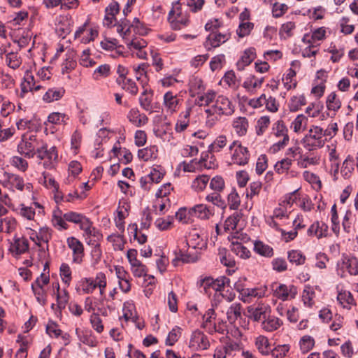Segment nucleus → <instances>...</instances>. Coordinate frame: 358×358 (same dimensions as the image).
<instances>
[{"label":"nucleus","instance_id":"nucleus-1","mask_svg":"<svg viewBox=\"0 0 358 358\" xmlns=\"http://www.w3.org/2000/svg\"><path fill=\"white\" fill-rule=\"evenodd\" d=\"M235 111V107L232 102L225 96L220 95L216 99L215 103L209 108L205 110L207 115V124L212 127L215 124V121L217 120V117L215 119L213 117L214 115H218L220 117L230 116Z\"/></svg>","mask_w":358,"mask_h":358},{"label":"nucleus","instance_id":"nucleus-2","mask_svg":"<svg viewBox=\"0 0 358 358\" xmlns=\"http://www.w3.org/2000/svg\"><path fill=\"white\" fill-rule=\"evenodd\" d=\"M193 240L196 241V239L186 241L187 251L180 249L178 252H176V257L172 261L174 266H178V262L189 264L196 262L199 259L200 252L199 250L202 248L203 244H200L199 242L196 243H194Z\"/></svg>","mask_w":358,"mask_h":358},{"label":"nucleus","instance_id":"nucleus-3","mask_svg":"<svg viewBox=\"0 0 358 358\" xmlns=\"http://www.w3.org/2000/svg\"><path fill=\"white\" fill-rule=\"evenodd\" d=\"M322 129L313 127L302 139V144L308 151H315L324 145V141L327 142L329 141L327 138L324 140L322 139Z\"/></svg>","mask_w":358,"mask_h":358},{"label":"nucleus","instance_id":"nucleus-4","mask_svg":"<svg viewBox=\"0 0 358 358\" xmlns=\"http://www.w3.org/2000/svg\"><path fill=\"white\" fill-rule=\"evenodd\" d=\"M41 141L42 139L38 138L36 135H31L28 138L23 136L17 145V150L26 158H34Z\"/></svg>","mask_w":358,"mask_h":358},{"label":"nucleus","instance_id":"nucleus-5","mask_svg":"<svg viewBox=\"0 0 358 358\" xmlns=\"http://www.w3.org/2000/svg\"><path fill=\"white\" fill-rule=\"evenodd\" d=\"M272 134L276 138H282V139H280L271 146L274 152L281 150L288 144L289 141L288 129L282 120H279L273 124Z\"/></svg>","mask_w":358,"mask_h":358},{"label":"nucleus","instance_id":"nucleus-6","mask_svg":"<svg viewBox=\"0 0 358 358\" xmlns=\"http://www.w3.org/2000/svg\"><path fill=\"white\" fill-rule=\"evenodd\" d=\"M248 317L254 322H260L266 320L271 313V306L263 302H259L247 308Z\"/></svg>","mask_w":358,"mask_h":358},{"label":"nucleus","instance_id":"nucleus-7","mask_svg":"<svg viewBox=\"0 0 358 358\" xmlns=\"http://www.w3.org/2000/svg\"><path fill=\"white\" fill-rule=\"evenodd\" d=\"M231 38V33L226 31L221 33L220 31L210 33L203 43V46L208 51L220 47Z\"/></svg>","mask_w":358,"mask_h":358},{"label":"nucleus","instance_id":"nucleus-8","mask_svg":"<svg viewBox=\"0 0 358 358\" xmlns=\"http://www.w3.org/2000/svg\"><path fill=\"white\" fill-rule=\"evenodd\" d=\"M189 347L194 350H204L210 347L208 336L201 331L196 329L191 335Z\"/></svg>","mask_w":358,"mask_h":358},{"label":"nucleus","instance_id":"nucleus-9","mask_svg":"<svg viewBox=\"0 0 358 358\" xmlns=\"http://www.w3.org/2000/svg\"><path fill=\"white\" fill-rule=\"evenodd\" d=\"M38 146L35 152V155H36V157L40 161L48 159L50 164H52V161H56L57 159L58 154L55 146H52L48 149L47 143L43 140Z\"/></svg>","mask_w":358,"mask_h":358},{"label":"nucleus","instance_id":"nucleus-10","mask_svg":"<svg viewBox=\"0 0 358 358\" xmlns=\"http://www.w3.org/2000/svg\"><path fill=\"white\" fill-rule=\"evenodd\" d=\"M68 247L73 252V262L76 264H81L85 255L83 244L76 237H69L66 240Z\"/></svg>","mask_w":358,"mask_h":358},{"label":"nucleus","instance_id":"nucleus-11","mask_svg":"<svg viewBox=\"0 0 358 358\" xmlns=\"http://www.w3.org/2000/svg\"><path fill=\"white\" fill-rule=\"evenodd\" d=\"M250 157V155L248 148L243 146L241 143H238L234 151L231 159L234 164L245 166L248 163Z\"/></svg>","mask_w":358,"mask_h":358},{"label":"nucleus","instance_id":"nucleus-12","mask_svg":"<svg viewBox=\"0 0 358 358\" xmlns=\"http://www.w3.org/2000/svg\"><path fill=\"white\" fill-rule=\"evenodd\" d=\"M296 294L297 287L294 285L287 286L285 284H280L276 286L274 289V295L282 301L287 300L289 297L294 299Z\"/></svg>","mask_w":358,"mask_h":358},{"label":"nucleus","instance_id":"nucleus-13","mask_svg":"<svg viewBox=\"0 0 358 358\" xmlns=\"http://www.w3.org/2000/svg\"><path fill=\"white\" fill-rule=\"evenodd\" d=\"M189 213L192 217L201 220H209L214 215V210L208 207L206 204H197L189 208Z\"/></svg>","mask_w":358,"mask_h":358},{"label":"nucleus","instance_id":"nucleus-14","mask_svg":"<svg viewBox=\"0 0 358 358\" xmlns=\"http://www.w3.org/2000/svg\"><path fill=\"white\" fill-rule=\"evenodd\" d=\"M127 117L129 122L136 127H141L148 122V117L144 113H141L137 108H131L127 113Z\"/></svg>","mask_w":358,"mask_h":358},{"label":"nucleus","instance_id":"nucleus-15","mask_svg":"<svg viewBox=\"0 0 358 358\" xmlns=\"http://www.w3.org/2000/svg\"><path fill=\"white\" fill-rule=\"evenodd\" d=\"M63 217L66 222L79 224L80 229H86L89 218L82 213L74 211H69L63 214Z\"/></svg>","mask_w":358,"mask_h":358},{"label":"nucleus","instance_id":"nucleus-16","mask_svg":"<svg viewBox=\"0 0 358 358\" xmlns=\"http://www.w3.org/2000/svg\"><path fill=\"white\" fill-rule=\"evenodd\" d=\"M309 236H314L317 238L327 237L331 234L329 233V227L327 224L320 222L318 221L313 223L307 231Z\"/></svg>","mask_w":358,"mask_h":358},{"label":"nucleus","instance_id":"nucleus-17","mask_svg":"<svg viewBox=\"0 0 358 358\" xmlns=\"http://www.w3.org/2000/svg\"><path fill=\"white\" fill-rule=\"evenodd\" d=\"M338 266L340 269L348 271L350 275L358 274V261L355 257L343 255L342 262Z\"/></svg>","mask_w":358,"mask_h":358},{"label":"nucleus","instance_id":"nucleus-18","mask_svg":"<svg viewBox=\"0 0 358 358\" xmlns=\"http://www.w3.org/2000/svg\"><path fill=\"white\" fill-rule=\"evenodd\" d=\"M337 301L343 310H349L355 305L350 292L341 289L337 294Z\"/></svg>","mask_w":358,"mask_h":358},{"label":"nucleus","instance_id":"nucleus-19","mask_svg":"<svg viewBox=\"0 0 358 358\" xmlns=\"http://www.w3.org/2000/svg\"><path fill=\"white\" fill-rule=\"evenodd\" d=\"M231 126L238 136H244L249 128L248 119L246 117H236L233 120Z\"/></svg>","mask_w":358,"mask_h":358},{"label":"nucleus","instance_id":"nucleus-20","mask_svg":"<svg viewBox=\"0 0 358 358\" xmlns=\"http://www.w3.org/2000/svg\"><path fill=\"white\" fill-rule=\"evenodd\" d=\"M256 50L255 48L250 47L246 49L241 59L236 63L237 69L240 71L244 70L245 66L250 65L256 58Z\"/></svg>","mask_w":358,"mask_h":358},{"label":"nucleus","instance_id":"nucleus-21","mask_svg":"<svg viewBox=\"0 0 358 358\" xmlns=\"http://www.w3.org/2000/svg\"><path fill=\"white\" fill-rule=\"evenodd\" d=\"M299 164L303 167L306 168L310 165H316L320 163V157L315 151H308V152L303 153L298 158Z\"/></svg>","mask_w":358,"mask_h":358},{"label":"nucleus","instance_id":"nucleus-22","mask_svg":"<svg viewBox=\"0 0 358 358\" xmlns=\"http://www.w3.org/2000/svg\"><path fill=\"white\" fill-rule=\"evenodd\" d=\"M255 345L258 352L263 356H268L271 352V345L265 336L260 335L255 338Z\"/></svg>","mask_w":358,"mask_h":358},{"label":"nucleus","instance_id":"nucleus-23","mask_svg":"<svg viewBox=\"0 0 358 358\" xmlns=\"http://www.w3.org/2000/svg\"><path fill=\"white\" fill-rule=\"evenodd\" d=\"M152 90L145 89L139 97V104L141 107L150 113L153 112V108L152 106Z\"/></svg>","mask_w":358,"mask_h":358},{"label":"nucleus","instance_id":"nucleus-24","mask_svg":"<svg viewBox=\"0 0 358 358\" xmlns=\"http://www.w3.org/2000/svg\"><path fill=\"white\" fill-rule=\"evenodd\" d=\"M282 324L280 319L270 314L266 320L262 322V327L266 331L272 332L278 329Z\"/></svg>","mask_w":358,"mask_h":358},{"label":"nucleus","instance_id":"nucleus-25","mask_svg":"<svg viewBox=\"0 0 358 358\" xmlns=\"http://www.w3.org/2000/svg\"><path fill=\"white\" fill-rule=\"evenodd\" d=\"M215 315L213 308H209L203 315V323L201 327L210 334H212L213 327L215 323Z\"/></svg>","mask_w":358,"mask_h":358},{"label":"nucleus","instance_id":"nucleus-26","mask_svg":"<svg viewBox=\"0 0 358 358\" xmlns=\"http://www.w3.org/2000/svg\"><path fill=\"white\" fill-rule=\"evenodd\" d=\"M35 83L36 81L34 76L30 72L27 71L24 76V80L20 85L21 92L20 94V97L24 98L27 93L31 92L35 85Z\"/></svg>","mask_w":358,"mask_h":358},{"label":"nucleus","instance_id":"nucleus-27","mask_svg":"<svg viewBox=\"0 0 358 358\" xmlns=\"http://www.w3.org/2000/svg\"><path fill=\"white\" fill-rule=\"evenodd\" d=\"M218 256L220 262L226 267L234 268L236 266V261L231 254L225 248H220L218 249Z\"/></svg>","mask_w":358,"mask_h":358},{"label":"nucleus","instance_id":"nucleus-28","mask_svg":"<svg viewBox=\"0 0 358 358\" xmlns=\"http://www.w3.org/2000/svg\"><path fill=\"white\" fill-rule=\"evenodd\" d=\"M158 155V148L157 145H151L146 147L143 149H140L138 151V157L139 159L147 162L150 159H155Z\"/></svg>","mask_w":358,"mask_h":358},{"label":"nucleus","instance_id":"nucleus-29","mask_svg":"<svg viewBox=\"0 0 358 358\" xmlns=\"http://www.w3.org/2000/svg\"><path fill=\"white\" fill-rule=\"evenodd\" d=\"M254 251L264 257H271L274 254L273 248L261 241H255Z\"/></svg>","mask_w":358,"mask_h":358},{"label":"nucleus","instance_id":"nucleus-30","mask_svg":"<svg viewBox=\"0 0 358 358\" xmlns=\"http://www.w3.org/2000/svg\"><path fill=\"white\" fill-rule=\"evenodd\" d=\"M296 72L292 68H289L287 73L282 78L284 87L287 90L295 89L297 86V81L295 79Z\"/></svg>","mask_w":358,"mask_h":358},{"label":"nucleus","instance_id":"nucleus-31","mask_svg":"<svg viewBox=\"0 0 358 358\" xmlns=\"http://www.w3.org/2000/svg\"><path fill=\"white\" fill-rule=\"evenodd\" d=\"M65 94L64 87L51 88L49 89L43 95V99L44 101L50 103L54 101L59 100L63 97Z\"/></svg>","mask_w":358,"mask_h":358},{"label":"nucleus","instance_id":"nucleus-32","mask_svg":"<svg viewBox=\"0 0 358 358\" xmlns=\"http://www.w3.org/2000/svg\"><path fill=\"white\" fill-rule=\"evenodd\" d=\"M179 101L180 99L177 95H174L171 91L166 92L164 95V104L171 113L176 111Z\"/></svg>","mask_w":358,"mask_h":358},{"label":"nucleus","instance_id":"nucleus-33","mask_svg":"<svg viewBox=\"0 0 358 358\" xmlns=\"http://www.w3.org/2000/svg\"><path fill=\"white\" fill-rule=\"evenodd\" d=\"M29 247L28 240L22 237L15 239L10 250L13 252H15V255H21L28 251Z\"/></svg>","mask_w":358,"mask_h":358},{"label":"nucleus","instance_id":"nucleus-34","mask_svg":"<svg viewBox=\"0 0 358 358\" xmlns=\"http://www.w3.org/2000/svg\"><path fill=\"white\" fill-rule=\"evenodd\" d=\"M243 214L241 212L236 211L231 215L228 217L224 224V231H229L236 229L237 224L242 217Z\"/></svg>","mask_w":358,"mask_h":358},{"label":"nucleus","instance_id":"nucleus-35","mask_svg":"<svg viewBox=\"0 0 358 358\" xmlns=\"http://www.w3.org/2000/svg\"><path fill=\"white\" fill-rule=\"evenodd\" d=\"M52 224L54 227L57 228L58 230L62 229H68L69 225L66 222V221L63 217V214L62 210H57L53 212L52 217L51 220Z\"/></svg>","mask_w":358,"mask_h":358},{"label":"nucleus","instance_id":"nucleus-36","mask_svg":"<svg viewBox=\"0 0 358 358\" xmlns=\"http://www.w3.org/2000/svg\"><path fill=\"white\" fill-rule=\"evenodd\" d=\"M205 90L203 80L197 77L193 78L189 82V92L191 96L199 95Z\"/></svg>","mask_w":358,"mask_h":358},{"label":"nucleus","instance_id":"nucleus-37","mask_svg":"<svg viewBox=\"0 0 358 358\" xmlns=\"http://www.w3.org/2000/svg\"><path fill=\"white\" fill-rule=\"evenodd\" d=\"M264 78H257L254 75H250L246 78L243 83V87L247 90V91H252L257 87H260L264 83Z\"/></svg>","mask_w":358,"mask_h":358},{"label":"nucleus","instance_id":"nucleus-38","mask_svg":"<svg viewBox=\"0 0 358 358\" xmlns=\"http://www.w3.org/2000/svg\"><path fill=\"white\" fill-rule=\"evenodd\" d=\"M210 177L208 175H201L197 176L192 182V188L197 192H203L209 182Z\"/></svg>","mask_w":358,"mask_h":358},{"label":"nucleus","instance_id":"nucleus-39","mask_svg":"<svg viewBox=\"0 0 358 358\" xmlns=\"http://www.w3.org/2000/svg\"><path fill=\"white\" fill-rule=\"evenodd\" d=\"M231 250L242 259H248L250 257V251L241 243L232 242L230 245Z\"/></svg>","mask_w":358,"mask_h":358},{"label":"nucleus","instance_id":"nucleus-40","mask_svg":"<svg viewBox=\"0 0 358 358\" xmlns=\"http://www.w3.org/2000/svg\"><path fill=\"white\" fill-rule=\"evenodd\" d=\"M287 259L292 264L296 266H301L305 264L306 257L302 252L298 250H292L287 252Z\"/></svg>","mask_w":358,"mask_h":358},{"label":"nucleus","instance_id":"nucleus-41","mask_svg":"<svg viewBox=\"0 0 358 358\" xmlns=\"http://www.w3.org/2000/svg\"><path fill=\"white\" fill-rule=\"evenodd\" d=\"M241 304L235 303L231 305L227 311V317L230 324H234L241 315Z\"/></svg>","mask_w":358,"mask_h":358},{"label":"nucleus","instance_id":"nucleus-42","mask_svg":"<svg viewBox=\"0 0 358 358\" xmlns=\"http://www.w3.org/2000/svg\"><path fill=\"white\" fill-rule=\"evenodd\" d=\"M17 213L24 219L29 221L34 220L36 211L32 206H27L24 203L19 205V208L16 210Z\"/></svg>","mask_w":358,"mask_h":358},{"label":"nucleus","instance_id":"nucleus-43","mask_svg":"<svg viewBox=\"0 0 358 358\" xmlns=\"http://www.w3.org/2000/svg\"><path fill=\"white\" fill-rule=\"evenodd\" d=\"M31 290L36 299V301L42 306H45L47 303V293L44 289V286H37L31 284Z\"/></svg>","mask_w":358,"mask_h":358},{"label":"nucleus","instance_id":"nucleus-44","mask_svg":"<svg viewBox=\"0 0 358 358\" xmlns=\"http://www.w3.org/2000/svg\"><path fill=\"white\" fill-rule=\"evenodd\" d=\"M227 139L226 136L220 135L208 146V152L214 153L220 152L227 145Z\"/></svg>","mask_w":358,"mask_h":358},{"label":"nucleus","instance_id":"nucleus-45","mask_svg":"<svg viewBox=\"0 0 358 358\" xmlns=\"http://www.w3.org/2000/svg\"><path fill=\"white\" fill-rule=\"evenodd\" d=\"M315 296V292L313 287L309 285H305L302 294L303 303L308 307H311L315 303L313 300Z\"/></svg>","mask_w":358,"mask_h":358},{"label":"nucleus","instance_id":"nucleus-46","mask_svg":"<svg viewBox=\"0 0 358 358\" xmlns=\"http://www.w3.org/2000/svg\"><path fill=\"white\" fill-rule=\"evenodd\" d=\"M55 296L57 299V309L61 312L66 308V306L69 302L70 298L69 293L66 289H64L58 293H56Z\"/></svg>","mask_w":358,"mask_h":358},{"label":"nucleus","instance_id":"nucleus-47","mask_svg":"<svg viewBox=\"0 0 358 358\" xmlns=\"http://www.w3.org/2000/svg\"><path fill=\"white\" fill-rule=\"evenodd\" d=\"M326 31L323 27L318 28L313 31L312 35L305 34L303 37V42L305 43H313L315 41H320L324 38Z\"/></svg>","mask_w":358,"mask_h":358},{"label":"nucleus","instance_id":"nucleus-48","mask_svg":"<svg viewBox=\"0 0 358 358\" xmlns=\"http://www.w3.org/2000/svg\"><path fill=\"white\" fill-rule=\"evenodd\" d=\"M182 329L178 326H175L168 334L165 341L166 345L173 346L180 338Z\"/></svg>","mask_w":358,"mask_h":358},{"label":"nucleus","instance_id":"nucleus-49","mask_svg":"<svg viewBox=\"0 0 358 358\" xmlns=\"http://www.w3.org/2000/svg\"><path fill=\"white\" fill-rule=\"evenodd\" d=\"M221 192H213L208 194L206 196V200L208 202L212 203L214 206L224 210L227 208V203L220 195Z\"/></svg>","mask_w":358,"mask_h":358},{"label":"nucleus","instance_id":"nucleus-50","mask_svg":"<svg viewBox=\"0 0 358 358\" xmlns=\"http://www.w3.org/2000/svg\"><path fill=\"white\" fill-rule=\"evenodd\" d=\"M107 241L112 243L115 250H123L126 243L123 235L112 234L107 237Z\"/></svg>","mask_w":358,"mask_h":358},{"label":"nucleus","instance_id":"nucleus-51","mask_svg":"<svg viewBox=\"0 0 358 358\" xmlns=\"http://www.w3.org/2000/svg\"><path fill=\"white\" fill-rule=\"evenodd\" d=\"M69 120L68 115L59 112L51 113L48 117V121L54 124H66Z\"/></svg>","mask_w":358,"mask_h":358},{"label":"nucleus","instance_id":"nucleus-52","mask_svg":"<svg viewBox=\"0 0 358 358\" xmlns=\"http://www.w3.org/2000/svg\"><path fill=\"white\" fill-rule=\"evenodd\" d=\"M215 96L216 93L215 91L208 90L206 93L198 96L197 99H196V103L200 106H208L215 100Z\"/></svg>","mask_w":358,"mask_h":358},{"label":"nucleus","instance_id":"nucleus-53","mask_svg":"<svg viewBox=\"0 0 358 358\" xmlns=\"http://www.w3.org/2000/svg\"><path fill=\"white\" fill-rule=\"evenodd\" d=\"M306 104V99L303 94L294 96L290 99L289 103V108L291 111H297L303 106Z\"/></svg>","mask_w":358,"mask_h":358},{"label":"nucleus","instance_id":"nucleus-54","mask_svg":"<svg viewBox=\"0 0 358 358\" xmlns=\"http://www.w3.org/2000/svg\"><path fill=\"white\" fill-rule=\"evenodd\" d=\"M121 86L122 89L129 92L132 96H136L138 92V87L135 81L131 78H127L123 80L122 83L118 84Z\"/></svg>","mask_w":358,"mask_h":358},{"label":"nucleus","instance_id":"nucleus-55","mask_svg":"<svg viewBox=\"0 0 358 358\" xmlns=\"http://www.w3.org/2000/svg\"><path fill=\"white\" fill-rule=\"evenodd\" d=\"M82 291L85 294H91L96 288V280L91 278H82L80 282Z\"/></svg>","mask_w":358,"mask_h":358},{"label":"nucleus","instance_id":"nucleus-56","mask_svg":"<svg viewBox=\"0 0 358 358\" xmlns=\"http://www.w3.org/2000/svg\"><path fill=\"white\" fill-rule=\"evenodd\" d=\"M59 275L64 283L69 286L72 280V272L70 266L66 263H62L59 268Z\"/></svg>","mask_w":358,"mask_h":358},{"label":"nucleus","instance_id":"nucleus-57","mask_svg":"<svg viewBox=\"0 0 358 358\" xmlns=\"http://www.w3.org/2000/svg\"><path fill=\"white\" fill-rule=\"evenodd\" d=\"M210 188L213 192H222L225 187V182L221 176H214L210 181Z\"/></svg>","mask_w":358,"mask_h":358},{"label":"nucleus","instance_id":"nucleus-58","mask_svg":"<svg viewBox=\"0 0 358 358\" xmlns=\"http://www.w3.org/2000/svg\"><path fill=\"white\" fill-rule=\"evenodd\" d=\"M90 322L93 329L98 334H101L103 331L104 327L99 313H93L90 315Z\"/></svg>","mask_w":358,"mask_h":358},{"label":"nucleus","instance_id":"nucleus-59","mask_svg":"<svg viewBox=\"0 0 358 358\" xmlns=\"http://www.w3.org/2000/svg\"><path fill=\"white\" fill-rule=\"evenodd\" d=\"M259 101L260 102H264L266 108L271 112H275L278 109V103L275 99L271 96L266 98V94H263L259 96Z\"/></svg>","mask_w":358,"mask_h":358},{"label":"nucleus","instance_id":"nucleus-60","mask_svg":"<svg viewBox=\"0 0 358 358\" xmlns=\"http://www.w3.org/2000/svg\"><path fill=\"white\" fill-rule=\"evenodd\" d=\"M300 349L305 354L313 349L315 345V340L310 336H303L299 342Z\"/></svg>","mask_w":358,"mask_h":358},{"label":"nucleus","instance_id":"nucleus-61","mask_svg":"<svg viewBox=\"0 0 358 358\" xmlns=\"http://www.w3.org/2000/svg\"><path fill=\"white\" fill-rule=\"evenodd\" d=\"M6 63L8 66L13 69H16L22 64V59L17 52H10L6 55Z\"/></svg>","mask_w":358,"mask_h":358},{"label":"nucleus","instance_id":"nucleus-62","mask_svg":"<svg viewBox=\"0 0 358 358\" xmlns=\"http://www.w3.org/2000/svg\"><path fill=\"white\" fill-rule=\"evenodd\" d=\"M227 201L231 210H238L241 204V198L235 189L229 194Z\"/></svg>","mask_w":358,"mask_h":358},{"label":"nucleus","instance_id":"nucleus-63","mask_svg":"<svg viewBox=\"0 0 358 358\" xmlns=\"http://www.w3.org/2000/svg\"><path fill=\"white\" fill-rule=\"evenodd\" d=\"M292 164V160L289 158L282 159L278 161L274 166V169L278 174H282L288 171Z\"/></svg>","mask_w":358,"mask_h":358},{"label":"nucleus","instance_id":"nucleus-64","mask_svg":"<svg viewBox=\"0 0 358 358\" xmlns=\"http://www.w3.org/2000/svg\"><path fill=\"white\" fill-rule=\"evenodd\" d=\"M262 188V182L259 180L254 181L250 184L246 192V197L252 199L254 196H258Z\"/></svg>","mask_w":358,"mask_h":358}]
</instances>
